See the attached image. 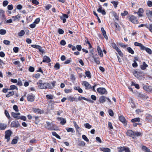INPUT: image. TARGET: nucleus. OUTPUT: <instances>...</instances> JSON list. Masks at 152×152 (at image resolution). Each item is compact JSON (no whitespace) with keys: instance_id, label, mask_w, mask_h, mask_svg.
I'll return each mask as SVG.
<instances>
[{"instance_id":"69168bd1","label":"nucleus","mask_w":152,"mask_h":152,"mask_svg":"<svg viewBox=\"0 0 152 152\" xmlns=\"http://www.w3.org/2000/svg\"><path fill=\"white\" fill-rule=\"evenodd\" d=\"M108 113H109V115L110 116H113V115H114L113 112V111L112 110H111V109H110L109 110Z\"/></svg>"},{"instance_id":"b1692460","label":"nucleus","mask_w":152,"mask_h":152,"mask_svg":"<svg viewBox=\"0 0 152 152\" xmlns=\"http://www.w3.org/2000/svg\"><path fill=\"white\" fill-rule=\"evenodd\" d=\"M110 45L112 48H113L116 50H118V47L117 46L116 44L114 43H110Z\"/></svg>"},{"instance_id":"4c0bfd02","label":"nucleus","mask_w":152,"mask_h":152,"mask_svg":"<svg viewBox=\"0 0 152 152\" xmlns=\"http://www.w3.org/2000/svg\"><path fill=\"white\" fill-rule=\"evenodd\" d=\"M68 99L69 100L73 102L77 100L76 98L73 97L71 96H69L68 97Z\"/></svg>"},{"instance_id":"13d9d810","label":"nucleus","mask_w":152,"mask_h":152,"mask_svg":"<svg viewBox=\"0 0 152 152\" xmlns=\"http://www.w3.org/2000/svg\"><path fill=\"white\" fill-rule=\"evenodd\" d=\"M56 103L57 102H54L53 101L51 100L49 102V105H51L52 107H53V105L55 103Z\"/></svg>"},{"instance_id":"49530a36","label":"nucleus","mask_w":152,"mask_h":152,"mask_svg":"<svg viewBox=\"0 0 152 152\" xmlns=\"http://www.w3.org/2000/svg\"><path fill=\"white\" fill-rule=\"evenodd\" d=\"M84 126L86 128L88 129H90L92 127V126L88 123L84 124Z\"/></svg>"},{"instance_id":"0e129e2a","label":"nucleus","mask_w":152,"mask_h":152,"mask_svg":"<svg viewBox=\"0 0 152 152\" xmlns=\"http://www.w3.org/2000/svg\"><path fill=\"white\" fill-rule=\"evenodd\" d=\"M13 51L15 53H17L19 51V48L18 47H14L13 49Z\"/></svg>"},{"instance_id":"5fc2aeb1","label":"nucleus","mask_w":152,"mask_h":152,"mask_svg":"<svg viewBox=\"0 0 152 152\" xmlns=\"http://www.w3.org/2000/svg\"><path fill=\"white\" fill-rule=\"evenodd\" d=\"M46 97L48 99H53V96L52 95H47Z\"/></svg>"},{"instance_id":"6ab92c4d","label":"nucleus","mask_w":152,"mask_h":152,"mask_svg":"<svg viewBox=\"0 0 152 152\" xmlns=\"http://www.w3.org/2000/svg\"><path fill=\"white\" fill-rule=\"evenodd\" d=\"M106 97L102 96L100 97L99 101L100 103H103L106 101Z\"/></svg>"},{"instance_id":"5701e85b","label":"nucleus","mask_w":152,"mask_h":152,"mask_svg":"<svg viewBox=\"0 0 152 152\" xmlns=\"http://www.w3.org/2000/svg\"><path fill=\"white\" fill-rule=\"evenodd\" d=\"M7 127V125L6 124L0 123V129L1 130H4Z\"/></svg>"},{"instance_id":"9d476101","label":"nucleus","mask_w":152,"mask_h":152,"mask_svg":"<svg viewBox=\"0 0 152 152\" xmlns=\"http://www.w3.org/2000/svg\"><path fill=\"white\" fill-rule=\"evenodd\" d=\"M46 127L48 129L53 130V124L52 123H50L48 121L46 122Z\"/></svg>"},{"instance_id":"052dcab7","label":"nucleus","mask_w":152,"mask_h":152,"mask_svg":"<svg viewBox=\"0 0 152 152\" xmlns=\"http://www.w3.org/2000/svg\"><path fill=\"white\" fill-rule=\"evenodd\" d=\"M133 61L134 63L132 64V66L134 68L137 67L138 66L137 63L136 61H135V60H134Z\"/></svg>"},{"instance_id":"0eeeda50","label":"nucleus","mask_w":152,"mask_h":152,"mask_svg":"<svg viewBox=\"0 0 152 152\" xmlns=\"http://www.w3.org/2000/svg\"><path fill=\"white\" fill-rule=\"evenodd\" d=\"M32 110L35 113L41 114L43 113H44V111L43 110H41L39 108H33Z\"/></svg>"},{"instance_id":"ea45409f","label":"nucleus","mask_w":152,"mask_h":152,"mask_svg":"<svg viewBox=\"0 0 152 152\" xmlns=\"http://www.w3.org/2000/svg\"><path fill=\"white\" fill-rule=\"evenodd\" d=\"M132 85L134 86L137 89H139L140 86L139 85L137 84H136L135 83L133 82H132Z\"/></svg>"},{"instance_id":"864d4df0","label":"nucleus","mask_w":152,"mask_h":152,"mask_svg":"<svg viewBox=\"0 0 152 152\" xmlns=\"http://www.w3.org/2000/svg\"><path fill=\"white\" fill-rule=\"evenodd\" d=\"M6 33V31L5 30L1 29L0 30V34L1 35H4Z\"/></svg>"},{"instance_id":"8fccbe9b","label":"nucleus","mask_w":152,"mask_h":152,"mask_svg":"<svg viewBox=\"0 0 152 152\" xmlns=\"http://www.w3.org/2000/svg\"><path fill=\"white\" fill-rule=\"evenodd\" d=\"M53 130H59V128L55 125L53 124Z\"/></svg>"},{"instance_id":"338daca9","label":"nucleus","mask_w":152,"mask_h":152,"mask_svg":"<svg viewBox=\"0 0 152 152\" xmlns=\"http://www.w3.org/2000/svg\"><path fill=\"white\" fill-rule=\"evenodd\" d=\"M13 109L16 112H18L19 111L18 106L16 105L13 106Z\"/></svg>"},{"instance_id":"2f4dec72","label":"nucleus","mask_w":152,"mask_h":152,"mask_svg":"<svg viewBox=\"0 0 152 152\" xmlns=\"http://www.w3.org/2000/svg\"><path fill=\"white\" fill-rule=\"evenodd\" d=\"M127 50L130 53L133 54L134 53V51L130 47H128L127 48Z\"/></svg>"},{"instance_id":"3c124183","label":"nucleus","mask_w":152,"mask_h":152,"mask_svg":"<svg viewBox=\"0 0 152 152\" xmlns=\"http://www.w3.org/2000/svg\"><path fill=\"white\" fill-rule=\"evenodd\" d=\"M82 138L85 141L87 142H89V140L86 137V136L85 135H83L82 136Z\"/></svg>"},{"instance_id":"37998d69","label":"nucleus","mask_w":152,"mask_h":152,"mask_svg":"<svg viewBox=\"0 0 152 152\" xmlns=\"http://www.w3.org/2000/svg\"><path fill=\"white\" fill-rule=\"evenodd\" d=\"M16 89L18 90V88L16 86L14 85H12L10 86V88L9 89V90H14Z\"/></svg>"},{"instance_id":"a18cd8bd","label":"nucleus","mask_w":152,"mask_h":152,"mask_svg":"<svg viewBox=\"0 0 152 152\" xmlns=\"http://www.w3.org/2000/svg\"><path fill=\"white\" fill-rule=\"evenodd\" d=\"M145 50L146 51V52L147 53H148V54H151L152 53V51L150 49L146 47Z\"/></svg>"},{"instance_id":"9b49d317","label":"nucleus","mask_w":152,"mask_h":152,"mask_svg":"<svg viewBox=\"0 0 152 152\" xmlns=\"http://www.w3.org/2000/svg\"><path fill=\"white\" fill-rule=\"evenodd\" d=\"M27 100L28 101L33 102L35 96L28 94L27 95Z\"/></svg>"},{"instance_id":"603ef678","label":"nucleus","mask_w":152,"mask_h":152,"mask_svg":"<svg viewBox=\"0 0 152 152\" xmlns=\"http://www.w3.org/2000/svg\"><path fill=\"white\" fill-rule=\"evenodd\" d=\"M33 118L34 119V120L35 121L39 122L40 121L38 116H33Z\"/></svg>"},{"instance_id":"f03ea898","label":"nucleus","mask_w":152,"mask_h":152,"mask_svg":"<svg viewBox=\"0 0 152 152\" xmlns=\"http://www.w3.org/2000/svg\"><path fill=\"white\" fill-rule=\"evenodd\" d=\"M129 20L133 23H138L137 17L133 15H131L128 17Z\"/></svg>"},{"instance_id":"680f3d73","label":"nucleus","mask_w":152,"mask_h":152,"mask_svg":"<svg viewBox=\"0 0 152 152\" xmlns=\"http://www.w3.org/2000/svg\"><path fill=\"white\" fill-rule=\"evenodd\" d=\"M113 15L116 19L118 20V17L117 14L115 12H113Z\"/></svg>"},{"instance_id":"7c9ffc66","label":"nucleus","mask_w":152,"mask_h":152,"mask_svg":"<svg viewBox=\"0 0 152 152\" xmlns=\"http://www.w3.org/2000/svg\"><path fill=\"white\" fill-rule=\"evenodd\" d=\"M101 150L104 152H110V150L108 148H102Z\"/></svg>"},{"instance_id":"a211bd4d","label":"nucleus","mask_w":152,"mask_h":152,"mask_svg":"<svg viewBox=\"0 0 152 152\" xmlns=\"http://www.w3.org/2000/svg\"><path fill=\"white\" fill-rule=\"evenodd\" d=\"M97 50L98 51V53L99 54V55L101 57H102L103 56V53L100 47L99 46H98L97 48Z\"/></svg>"},{"instance_id":"f257e3e1","label":"nucleus","mask_w":152,"mask_h":152,"mask_svg":"<svg viewBox=\"0 0 152 152\" xmlns=\"http://www.w3.org/2000/svg\"><path fill=\"white\" fill-rule=\"evenodd\" d=\"M133 75L137 78L140 79L144 75V73L141 71L139 72L135 71L133 72Z\"/></svg>"},{"instance_id":"aec40b11","label":"nucleus","mask_w":152,"mask_h":152,"mask_svg":"<svg viewBox=\"0 0 152 152\" xmlns=\"http://www.w3.org/2000/svg\"><path fill=\"white\" fill-rule=\"evenodd\" d=\"M12 134H5V139L7 140V142H8L10 140V137Z\"/></svg>"},{"instance_id":"79ce46f5","label":"nucleus","mask_w":152,"mask_h":152,"mask_svg":"<svg viewBox=\"0 0 152 152\" xmlns=\"http://www.w3.org/2000/svg\"><path fill=\"white\" fill-rule=\"evenodd\" d=\"M143 88L145 91H147L150 92L151 88H149V86H144L143 87Z\"/></svg>"},{"instance_id":"4468645a","label":"nucleus","mask_w":152,"mask_h":152,"mask_svg":"<svg viewBox=\"0 0 152 152\" xmlns=\"http://www.w3.org/2000/svg\"><path fill=\"white\" fill-rule=\"evenodd\" d=\"M148 67V65L145 63V62H143L142 64L140 65V68L141 69L144 70L147 67Z\"/></svg>"},{"instance_id":"72a5a7b5","label":"nucleus","mask_w":152,"mask_h":152,"mask_svg":"<svg viewBox=\"0 0 152 152\" xmlns=\"http://www.w3.org/2000/svg\"><path fill=\"white\" fill-rule=\"evenodd\" d=\"M45 89L51 88V86L50 84L48 83H45Z\"/></svg>"},{"instance_id":"e433bc0d","label":"nucleus","mask_w":152,"mask_h":152,"mask_svg":"<svg viewBox=\"0 0 152 152\" xmlns=\"http://www.w3.org/2000/svg\"><path fill=\"white\" fill-rule=\"evenodd\" d=\"M11 115L13 117L16 118L17 119H19V116H17L16 113L12 112L11 113Z\"/></svg>"},{"instance_id":"58836bf2","label":"nucleus","mask_w":152,"mask_h":152,"mask_svg":"<svg viewBox=\"0 0 152 152\" xmlns=\"http://www.w3.org/2000/svg\"><path fill=\"white\" fill-rule=\"evenodd\" d=\"M125 149V147H121L118 148V151L119 152H123L124 151Z\"/></svg>"},{"instance_id":"412c9836","label":"nucleus","mask_w":152,"mask_h":152,"mask_svg":"<svg viewBox=\"0 0 152 152\" xmlns=\"http://www.w3.org/2000/svg\"><path fill=\"white\" fill-rule=\"evenodd\" d=\"M92 57L93 58L94 61L98 64H99L100 63V61L98 59V58H96L95 57L94 55V53H92Z\"/></svg>"},{"instance_id":"6e6552de","label":"nucleus","mask_w":152,"mask_h":152,"mask_svg":"<svg viewBox=\"0 0 152 152\" xmlns=\"http://www.w3.org/2000/svg\"><path fill=\"white\" fill-rule=\"evenodd\" d=\"M119 120L122 122L124 126H126L127 125L126 121L125 118L123 115H121L119 117Z\"/></svg>"},{"instance_id":"bb28decb","label":"nucleus","mask_w":152,"mask_h":152,"mask_svg":"<svg viewBox=\"0 0 152 152\" xmlns=\"http://www.w3.org/2000/svg\"><path fill=\"white\" fill-rule=\"evenodd\" d=\"M85 74L86 76L89 79L91 78V74L89 71H86Z\"/></svg>"},{"instance_id":"de8ad7c7","label":"nucleus","mask_w":152,"mask_h":152,"mask_svg":"<svg viewBox=\"0 0 152 152\" xmlns=\"http://www.w3.org/2000/svg\"><path fill=\"white\" fill-rule=\"evenodd\" d=\"M116 51L120 56L122 57L123 56V54L122 52L119 48L118 49V50H117Z\"/></svg>"},{"instance_id":"a19ab883","label":"nucleus","mask_w":152,"mask_h":152,"mask_svg":"<svg viewBox=\"0 0 152 152\" xmlns=\"http://www.w3.org/2000/svg\"><path fill=\"white\" fill-rule=\"evenodd\" d=\"M115 25L116 28V30L118 31H120V30L121 27L118 23L115 22Z\"/></svg>"},{"instance_id":"bf43d9fd","label":"nucleus","mask_w":152,"mask_h":152,"mask_svg":"<svg viewBox=\"0 0 152 152\" xmlns=\"http://www.w3.org/2000/svg\"><path fill=\"white\" fill-rule=\"evenodd\" d=\"M8 3L9 2L7 1H4L3 2V5L4 7H6L8 5Z\"/></svg>"},{"instance_id":"39448f33","label":"nucleus","mask_w":152,"mask_h":152,"mask_svg":"<svg viewBox=\"0 0 152 152\" xmlns=\"http://www.w3.org/2000/svg\"><path fill=\"white\" fill-rule=\"evenodd\" d=\"M142 134H126L127 136L132 139H136L137 137L141 136Z\"/></svg>"},{"instance_id":"1a4fd4ad","label":"nucleus","mask_w":152,"mask_h":152,"mask_svg":"<svg viewBox=\"0 0 152 152\" xmlns=\"http://www.w3.org/2000/svg\"><path fill=\"white\" fill-rule=\"evenodd\" d=\"M83 85L86 87V89H89L92 88V87L88 82L86 81L83 82Z\"/></svg>"},{"instance_id":"4d7b16f0","label":"nucleus","mask_w":152,"mask_h":152,"mask_svg":"<svg viewBox=\"0 0 152 152\" xmlns=\"http://www.w3.org/2000/svg\"><path fill=\"white\" fill-rule=\"evenodd\" d=\"M31 46L33 48L36 49H40V46L35 45H31Z\"/></svg>"},{"instance_id":"393cba45","label":"nucleus","mask_w":152,"mask_h":152,"mask_svg":"<svg viewBox=\"0 0 152 152\" xmlns=\"http://www.w3.org/2000/svg\"><path fill=\"white\" fill-rule=\"evenodd\" d=\"M140 118H133L131 120V121L132 123L139 122L140 121Z\"/></svg>"},{"instance_id":"473e14b6","label":"nucleus","mask_w":152,"mask_h":152,"mask_svg":"<svg viewBox=\"0 0 152 152\" xmlns=\"http://www.w3.org/2000/svg\"><path fill=\"white\" fill-rule=\"evenodd\" d=\"M60 120L61 121L60 123L62 125H64L66 122V120L64 118H60Z\"/></svg>"},{"instance_id":"a878e982","label":"nucleus","mask_w":152,"mask_h":152,"mask_svg":"<svg viewBox=\"0 0 152 152\" xmlns=\"http://www.w3.org/2000/svg\"><path fill=\"white\" fill-rule=\"evenodd\" d=\"M145 27L148 28L152 33V24H149L148 25L146 24Z\"/></svg>"},{"instance_id":"e2e57ef3","label":"nucleus","mask_w":152,"mask_h":152,"mask_svg":"<svg viewBox=\"0 0 152 152\" xmlns=\"http://www.w3.org/2000/svg\"><path fill=\"white\" fill-rule=\"evenodd\" d=\"M13 8V5L12 4L8 5L7 6V9L8 10H12Z\"/></svg>"},{"instance_id":"09e8293b","label":"nucleus","mask_w":152,"mask_h":152,"mask_svg":"<svg viewBox=\"0 0 152 152\" xmlns=\"http://www.w3.org/2000/svg\"><path fill=\"white\" fill-rule=\"evenodd\" d=\"M60 64L58 63H56L54 66V67L56 68V70L60 68Z\"/></svg>"},{"instance_id":"f704fd0d","label":"nucleus","mask_w":152,"mask_h":152,"mask_svg":"<svg viewBox=\"0 0 152 152\" xmlns=\"http://www.w3.org/2000/svg\"><path fill=\"white\" fill-rule=\"evenodd\" d=\"M25 34V32L23 30H21L20 32L18 34V35L19 37H22Z\"/></svg>"},{"instance_id":"20e7f679","label":"nucleus","mask_w":152,"mask_h":152,"mask_svg":"<svg viewBox=\"0 0 152 152\" xmlns=\"http://www.w3.org/2000/svg\"><path fill=\"white\" fill-rule=\"evenodd\" d=\"M97 91L99 93L101 94H104L107 93V91L104 88H98L97 89Z\"/></svg>"},{"instance_id":"ddd939ff","label":"nucleus","mask_w":152,"mask_h":152,"mask_svg":"<svg viewBox=\"0 0 152 152\" xmlns=\"http://www.w3.org/2000/svg\"><path fill=\"white\" fill-rule=\"evenodd\" d=\"M50 59L49 57L46 56H44L42 62H46L47 63H49V62H50Z\"/></svg>"},{"instance_id":"dca6fc26","label":"nucleus","mask_w":152,"mask_h":152,"mask_svg":"<svg viewBox=\"0 0 152 152\" xmlns=\"http://www.w3.org/2000/svg\"><path fill=\"white\" fill-rule=\"evenodd\" d=\"M101 30L104 37L107 40L108 39V37L106 35V32L104 30L103 27H102L101 28Z\"/></svg>"},{"instance_id":"7ed1b4c3","label":"nucleus","mask_w":152,"mask_h":152,"mask_svg":"<svg viewBox=\"0 0 152 152\" xmlns=\"http://www.w3.org/2000/svg\"><path fill=\"white\" fill-rule=\"evenodd\" d=\"M37 84L38 85V88L40 89H45V83H43L42 80H39L38 82H37Z\"/></svg>"},{"instance_id":"774afa93","label":"nucleus","mask_w":152,"mask_h":152,"mask_svg":"<svg viewBox=\"0 0 152 152\" xmlns=\"http://www.w3.org/2000/svg\"><path fill=\"white\" fill-rule=\"evenodd\" d=\"M4 113L5 115H6V116L8 118H10V115L9 114V113L8 112V111L5 110L4 111Z\"/></svg>"},{"instance_id":"f8f14e48","label":"nucleus","mask_w":152,"mask_h":152,"mask_svg":"<svg viewBox=\"0 0 152 152\" xmlns=\"http://www.w3.org/2000/svg\"><path fill=\"white\" fill-rule=\"evenodd\" d=\"M97 11L99 13H101L103 15H105L106 14L105 10L104 9L102 10V7L101 6L99 7Z\"/></svg>"},{"instance_id":"6e6d98bb","label":"nucleus","mask_w":152,"mask_h":152,"mask_svg":"<svg viewBox=\"0 0 152 152\" xmlns=\"http://www.w3.org/2000/svg\"><path fill=\"white\" fill-rule=\"evenodd\" d=\"M3 43L4 44L6 45H10V41L8 40H4L3 41Z\"/></svg>"},{"instance_id":"c9c22d12","label":"nucleus","mask_w":152,"mask_h":152,"mask_svg":"<svg viewBox=\"0 0 152 152\" xmlns=\"http://www.w3.org/2000/svg\"><path fill=\"white\" fill-rule=\"evenodd\" d=\"M15 137L16 138L13 139L12 140L11 142V144H15L17 143L18 137Z\"/></svg>"},{"instance_id":"423d86ee","label":"nucleus","mask_w":152,"mask_h":152,"mask_svg":"<svg viewBox=\"0 0 152 152\" xmlns=\"http://www.w3.org/2000/svg\"><path fill=\"white\" fill-rule=\"evenodd\" d=\"M20 126V124L17 121H12L11 124V127H15L17 128Z\"/></svg>"},{"instance_id":"cd10ccee","label":"nucleus","mask_w":152,"mask_h":152,"mask_svg":"<svg viewBox=\"0 0 152 152\" xmlns=\"http://www.w3.org/2000/svg\"><path fill=\"white\" fill-rule=\"evenodd\" d=\"M20 17V16L19 15H18L15 16H13L12 17V18H13V20L14 21H16L17 20H19V18Z\"/></svg>"},{"instance_id":"f3484780","label":"nucleus","mask_w":152,"mask_h":152,"mask_svg":"<svg viewBox=\"0 0 152 152\" xmlns=\"http://www.w3.org/2000/svg\"><path fill=\"white\" fill-rule=\"evenodd\" d=\"M73 123L74 124V126L76 128V130L77 132H78L81 129L78 126V125L77 124L76 122L75 121H73Z\"/></svg>"},{"instance_id":"2eb2a0df","label":"nucleus","mask_w":152,"mask_h":152,"mask_svg":"<svg viewBox=\"0 0 152 152\" xmlns=\"http://www.w3.org/2000/svg\"><path fill=\"white\" fill-rule=\"evenodd\" d=\"M143 12V9L142 8H140L139 9L137 12H134V13H137L139 16L142 17V13Z\"/></svg>"},{"instance_id":"4be33fe9","label":"nucleus","mask_w":152,"mask_h":152,"mask_svg":"<svg viewBox=\"0 0 152 152\" xmlns=\"http://www.w3.org/2000/svg\"><path fill=\"white\" fill-rule=\"evenodd\" d=\"M146 14L148 18L152 17V11L147 10L146 12Z\"/></svg>"},{"instance_id":"c03bdc74","label":"nucleus","mask_w":152,"mask_h":152,"mask_svg":"<svg viewBox=\"0 0 152 152\" xmlns=\"http://www.w3.org/2000/svg\"><path fill=\"white\" fill-rule=\"evenodd\" d=\"M111 3L113 4L114 7L115 8H116L117 7V5L118 4V2L115 1H111Z\"/></svg>"},{"instance_id":"c756f323","label":"nucleus","mask_w":152,"mask_h":152,"mask_svg":"<svg viewBox=\"0 0 152 152\" xmlns=\"http://www.w3.org/2000/svg\"><path fill=\"white\" fill-rule=\"evenodd\" d=\"M14 94V92L13 91H10L9 92L8 94L6 95V97L9 98L12 96H13Z\"/></svg>"},{"instance_id":"c85d7f7f","label":"nucleus","mask_w":152,"mask_h":152,"mask_svg":"<svg viewBox=\"0 0 152 152\" xmlns=\"http://www.w3.org/2000/svg\"><path fill=\"white\" fill-rule=\"evenodd\" d=\"M142 149L145 152H150V149L145 146H142Z\"/></svg>"}]
</instances>
